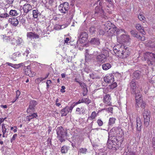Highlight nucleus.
I'll use <instances>...</instances> for the list:
<instances>
[{"label": "nucleus", "instance_id": "obj_40", "mask_svg": "<svg viewBox=\"0 0 155 155\" xmlns=\"http://www.w3.org/2000/svg\"><path fill=\"white\" fill-rule=\"evenodd\" d=\"M123 46H122L120 47V49L118 48V49L116 48V47L115 46L113 47V51H114V53L115 54H119V53H120V52H121V49L122 48H123Z\"/></svg>", "mask_w": 155, "mask_h": 155}, {"label": "nucleus", "instance_id": "obj_20", "mask_svg": "<svg viewBox=\"0 0 155 155\" xmlns=\"http://www.w3.org/2000/svg\"><path fill=\"white\" fill-rule=\"evenodd\" d=\"M112 26V23L110 21H109L106 23L103 27L105 31L107 32H109V31L110 30V29Z\"/></svg>", "mask_w": 155, "mask_h": 155}, {"label": "nucleus", "instance_id": "obj_35", "mask_svg": "<svg viewBox=\"0 0 155 155\" xmlns=\"http://www.w3.org/2000/svg\"><path fill=\"white\" fill-rule=\"evenodd\" d=\"M99 152L97 153L98 155H107L106 152H105L104 147L102 146L101 149H99Z\"/></svg>", "mask_w": 155, "mask_h": 155}, {"label": "nucleus", "instance_id": "obj_29", "mask_svg": "<svg viewBox=\"0 0 155 155\" xmlns=\"http://www.w3.org/2000/svg\"><path fill=\"white\" fill-rule=\"evenodd\" d=\"M113 108L112 107H109L107 108H104L102 109H99L97 112V114L102 111L103 110H105L107 111L108 113H110L111 114H113Z\"/></svg>", "mask_w": 155, "mask_h": 155}, {"label": "nucleus", "instance_id": "obj_14", "mask_svg": "<svg viewBox=\"0 0 155 155\" xmlns=\"http://www.w3.org/2000/svg\"><path fill=\"white\" fill-rule=\"evenodd\" d=\"M27 36L28 38L30 39L31 40L34 39H37L39 38V36L37 34L32 32H27Z\"/></svg>", "mask_w": 155, "mask_h": 155}, {"label": "nucleus", "instance_id": "obj_18", "mask_svg": "<svg viewBox=\"0 0 155 155\" xmlns=\"http://www.w3.org/2000/svg\"><path fill=\"white\" fill-rule=\"evenodd\" d=\"M23 9L25 13H27L32 9V7L31 5L26 3L23 5Z\"/></svg>", "mask_w": 155, "mask_h": 155}, {"label": "nucleus", "instance_id": "obj_62", "mask_svg": "<svg viewBox=\"0 0 155 155\" xmlns=\"http://www.w3.org/2000/svg\"><path fill=\"white\" fill-rule=\"evenodd\" d=\"M88 92V90L87 88L84 89L83 92L82 93L83 95L84 96H86L87 95Z\"/></svg>", "mask_w": 155, "mask_h": 155}, {"label": "nucleus", "instance_id": "obj_58", "mask_svg": "<svg viewBox=\"0 0 155 155\" xmlns=\"http://www.w3.org/2000/svg\"><path fill=\"white\" fill-rule=\"evenodd\" d=\"M104 31L102 29H100L99 30V35H104L105 33V31Z\"/></svg>", "mask_w": 155, "mask_h": 155}, {"label": "nucleus", "instance_id": "obj_27", "mask_svg": "<svg viewBox=\"0 0 155 155\" xmlns=\"http://www.w3.org/2000/svg\"><path fill=\"white\" fill-rule=\"evenodd\" d=\"M32 15L34 18H37L39 16L41 15V14L37 9H35L32 11Z\"/></svg>", "mask_w": 155, "mask_h": 155}, {"label": "nucleus", "instance_id": "obj_52", "mask_svg": "<svg viewBox=\"0 0 155 155\" xmlns=\"http://www.w3.org/2000/svg\"><path fill=\"white\" fill-rule=\"evenodd\" d=\"M89 31L91 34H93L96 31V28L94 27H91L90 28Z\"/></svg>", "mask_w": 155, "mask_h": 155}, {"label": "nucleus", "instance_id": "obj_49", "mask_svg": "<svg viewBox=\"0 0 155 155\" xmlns=\"http://www.w3.org/2000/svg\"><path fill=\"white\" fill-rule=\"evenodd\" d=\"M110 89H113L117 86V83L115 82L109 85Z\"/></svg>", "mask_w": 155, "mask_h": 155}, {"label": "nucleus", "instance_id": "obj_3", "mask_svg": "<svg viewBox=\"0 0 155 155\" xmlns=\"http://www.w3.org/2000/svg\"><path fill=\"white\" fill-rule=\"evenodd\" d=\"M56 130L58 140L61 143L65 141V137H66L67 134V129L61 126L58 127Z\"/></svg>", "mask_w": 155, "mask_h": 155}, {"label": "nucleus", "instance_id": "obj_12", "mask_svg": "<svg viewBox=\"0 0 155 155\" xmlns=\"http://www.w3.org/2000/svg\"><path fill=\"white\" fill-rule=\"evenodd\" d=\"M24 71L25 74L30 77H34L36 75V73L35 72L31 71L29 66L25 67Z\"/></svg>", "mask_w": 155, "mask_h": 155}, {"label": "nucleus", "instance_id": "obj_44", "mask_svg": "<svg viewBox=\"0 0 155 155\" xmlns=\"http://www.w3.org/2000/svg\"><path fill=\"white\" fill-rule=\"evenodd\" d=\"M113 26L110 29V32L111 33V34L113 35L114 33L117 30V27L115 26L114 25H113Z\"/></svg>", "mask_w": 155, "mask_h": 155}, {"label": "nucleus", "instance_id": "obj_30", "mask_svg": "<svg viewBox=\"0 0 155 155\" xmlns=\"http://www.w3.org/2000/svg\"><path fill=\"white\" fill-rule=\"evenodd\" d=\"M144 122L143 124L144 126L146 127H147L149 125L150 121V118L143 117Z\"/></svg>", "mask_w": 155, "mask_h": 155}, {"label": "nucleus", "instance_id": "obj_8", "mask_svg": "<svg viewBox=\"0 0 155 155\" xmlns=\"http://www.w3.org/2000/svg\"><path fill=\"white\" fill-rule=\"evenodd\" d=\"M117 40L119 43L123 44L129 42L130 38L129 35L122 34L120 36L117 37Z\"/></svg>", "mask_w": 155, "mask_h": 155}, {"label": "nucleus", "instance_id": "obj_28", "mask_svg": "<svg viewBox=\"0 0 155 155\" xmlns=\"http://www.w3.org/2000/svg\"><path fill=\"white\" fill-rule=\"evenodd\" d=\"M21 54L18 52L14 53L11 56L10 58L14 61L17 60V58Z\"/></svg>", "mask_w": 155, "mask_h": 155}, {"label": "nucleus", "instance_id": "obj_45", "mask_svg": "<svg viewBox=\"0 0 155 155\" xmlns=\"http://www.w3.org/2000/svg\"><path fill=\"white\" fill-rule=\"evenodd\" d=\"M83 103L89 104L91 102V100L88 99V98H82Z\"/></svg>", "mask_w": 155, "mask_h": 155}, {"label": "nucleus", "instance_id": "obj_22", "mask_svg": "<svg viewBox=\"0 0 155 155\" xmlns=\"http://www.w3.org/2000/svg\"><path fill=\"white\" fill-rule=\"evenodd\" d=\"M136 130L137 131H141L142 128V123L140 119L139 118H137L136 120Z\"/></svg>", "mask_w": 155, "mask_h": 155}, {"label": "nucleus", "instance_id": "obj_6", "mask_svg": "<svg viewBox=\"0 0 155 155\" xmlns=\"http://www.w3.org/2000/svg\"><path fill=\"white\" fill-rule=\"evenodd\" d=\"M123 49H121V52L119 53L118 56L122 58H125L128 57L130 54V52L129 51V48L126 46L123 45Z\"/></svg>", "mask_w": 155, "mask_h": 155}, {"label": "nucleus", "instance_id": "obj_33", "mask_svg": "<svg viewBox=\"0 0 155 155\" xmlns=\"http://www.w3.org/2000/svg\"><path fill=\"white\" fill-rule=\"evenodd\" d=\"M68 150V147L64 145L61 147V151L62 153H67Z\"/></svg>", "mask_w": 155, "mask_h": 155}, {"label": "nucleus", "instance_id": "obj_42", "mask_svg": "<svg viewBox=\"0 0 155 155\" xmlns=\"http://www.w3.org/2000/svg\"><path fill=\"white\" fill-rule=\"evenodd\" d=\"M76 111L78 112V114H83L84 112V108L82 107H81V108L79 107L77 108Z\"/></svg>", "mask_w": 155, "mask_h": 155}, {"label": "nucleus", "instance_id": "obj_46", "mask_svg": "<svg viewBox=\"0 0 155 155\" xmlns=\"http://www.w3.org/2000/svg\"><path fill=\"white\" fill-rule=\"evenodd\" d=\"M151 147L153 148L154 152H155V137H153L152 138Z\"/></svg>", "mask_w": 155, "mask_h": 155}, {"label": "nucleus", "instance_id": "obj_31", "mask_svg": "<svg viewBox=\"0 0 155 155\" xmlns=\"http://www.w3.org/2000/svg\"><path fill=\"white\" fill-rule=\"evenodd\" d=\"M143 117H149L150 118L151 116V113L150 111L148 110H145L143 111Z\"/></svg>", "mask_w": 155, "mask_h": 155}, {"label": "nucleus", "instance_id": "obj_11", "mask_svg": "<svg viewBox=\"0 0 155 155\" xmlns=\"http://www.w3.org/2000/svg\"><path fill=\"white\" fill-rule=\"evenodd\" d=\"M130 87V91L131 94H134V92H136L139 90H136L137 85L136 83L135 79H133L129 84Z\"/></svg>", "mask_w": 155, "mask_h": 155}, {"label": "nucleus", "instance_id": "obj_10", "mask_svg": "<svg viewBox=\"0 0 155 155\" xmlns=\"http://www.w3.org/2000/svg\"><path fill=\"white\" fill-rule=\"evenodd\" d=\"M69 4L67 2H65L61 4L58 7L59 10L63 14L67 13L68 10Z\"/></svg>", "mask_w": 155, "mask_h": 155}, {"label": "nucleus", "instance_id": "obj_41", "mask_svg": "<svg viewBox=\"0 0 155 155\" xmlns=\"http://www.w3.org/2000/svg\"><path fill=\"white\" fill-rule=\"evenodd\" d=\"M132 95H134L135 101H136V98H139V97H138V96H139V94H142L141 93H140V90H137V91H136V92H134V94H131Z\"/></svg>", "mask_w": 155, "mask_h": 155}, {"label": "nucleus", "instance_id": "obj_43", "mask_svg": "<svg viewBox=\"0 0 155 155\" xmlns=\"http://www.w3.org/2000/svg\"><path fill=\"white\" fill-rule=\"evenodd\" d=\"M9 14L13 16H17L18 15L17 11L14 10H11L10 11Z\"/></svg>", "mask_w": 155, "mask_h": 155}, {"label": "nucleus", "instance_id": "obj_48", "mask_svg": "<svg viewBox=\"0 0 155 155\" xmlns=\"http://www.w3.org/2000/svg\"><path fill=\"white\" fill-rule=\"evenodd\" d=\"M21 94L20 91H19L18 90L16 92V99L14 101H13L12 102V103H14L15 102L16 100L18 99L19 96Z\"/></svg>", "mask_w": 155, "mask_h": 155}, {"label": "nucleus", "instance_id": "obj_63", "mask_svg": "<svg viewBox=\"0 0 155 155\" xmlns=\"http://www.w3.org/2000/svg\"><path fill=\"white\" fill-rule=\"evenodd\" d=\"M17 134H15L13 135L12 138L11 140V142L12 143V142L15 140V139L16 137H17Z\"/></svg>", "mask_w": 155, "mask_h": 155}, {"label": "nucleus", "instance_id": "obj_54", "mask_svg": "<svg viewBox=\"0 0 155 155\" xmlns=\"http://www.w3.org/2000/svg\"><path fill=\"white\" fill-rule=\"evenodd\" d=\"M96 116V113L95 111H93L92 113L91 114L90 117L92 119H94Z\"/></svg>", "mask_w": 155, "mask_h": 155}, {"label": "nucleus", "instance_id": "obj_24", "mask_svg": "<svg viewBox=\"0 0 155 155\" xmlns=\"http://www.w3.org/2000/svg\"><path fill=\"white\" fill-rule=\"evenodd\" d=\"M38 116L37 113H34L29 116H27L26 118V121L29 122L31 120L35 118H37Z\"/></svg>", "mask_w": 155, "mask_h": 155}, {"label": "nucleus", "instance_id": "obj_53", "mask_svg": "<svg viewBox=\"0 0 155 155\" xmlns=\"http://www.w3.org/2000/svg\"><path fill=\"white\" fill-rule=\"evenodd\" d=\"M2 132H6L7 128L5 126V124H2Z\"/></svg>", "mask_w": 155, "mask_h": 155}, {"label": "nucleus", "instance_id": "obj_39", "mask_svg": "<svg viewBox=\"0 0 155 155\" xmlns=\"http://www.w3.org/2000/svg\"><path fill=\"white\" fill-rule=\"evenodd\" d=\"M139 104V107H141L143 109L145 110V108L146 105V102L143 101Z\"/></svg>", "mask_w": 155, "mask_h": 155}, {"label": "nucleus", "instance_id": "obj_16", "mask_svg": "<svg viewBox=\"0 0 155 155\" xmlns=\"http://www.w3.org/2000/svg\"><path fill=\"white\" fill-rule=\"evenodd\" d=\"M23 42L22 39L19 37H17L16 39L14 38L11 40V43L12 45L16 44L17 45H20Z\"/></svg>", "mask_w": 155, "mask_h": 155}, {"label": "nucleus", "instance_id": "obj_61", "mask_svg": "<svg viewBox=\"0 0 155 155\" xmlns=\"http://www.w3.org/2000/svg\"><path fill=\"white\" fill-rule=\"evenodd\" d=\"M1 37L2 39L3 38V41H4L5 40H8V39L9 40V39H10V37L6 36L5 35L4 36L3 35H1Z\"/></svg>", "mask_w": 155, "mask_h": 155}, {"label": "nucleus", "instance_id": "obj_51", "mask_svg": "<svg viewBox=\"0 0 155 155\" xmlns=\"http://www.w3.org/2000/svg\"><path fill=\"white\" fill-rule=\"evenodd\" d=\"M116 32L117 34V37L119 36V34H120L121 32H125V31L123 29H118L117 30Z\"/></svg>", "mask_w": 155, "mask_h": 155}, {"label": "nucleus", "instance_id": "obj_15", "mask_svg": "<svg viewBox=\"0 0 155 155\" xmlns=\"http://www.w3.org/2000/svg\"><path fill=\"white\" fill-rule=\"evenodd\" d=\"M80 39L81 43H85L87 39V33L84 31L81 32L80 35Z\"/></svg>", "mask_w": 155, "mask_h": 155}, {"label": "nucleus", "instance_id": "obj_2", "mask_svg": "<svg viewBox=\"0 0 155 155\" xmlns=\"http://www.w3.org/2000/svg\"><path fill=\"white\" fill-rule=\"evenodd\" d=\"M109 138L111 137L123 138L124 136V132L119 127H115L112 128L108 133Z\"/></svg>", "mask_w": 155, "mask_h": 155}, {"label": "nucleus", "instance_id": "obj_1", "mask_svg": "<svg viewBox=\"0 0 155 155\" xmlns=\"http://www.w3.org/2000/svg\"><path fill=\"white\" fill-rule=\"evenodd\" d=\"M123 138L117 137H111L109 139L108 137L107 144V147L110 149L117 150L121 147L123 141Z\"/></svg>", "mask_w": 155, "mask_h": 155}, {"label": "nucleus", "instance_id": "obj_26", "mask_svg": "<svg viewBox=\"0 0 155 155\" xmlns=\"http://www.w3.org/2000/svg\"><path fill=\"white\" fill-rule=\"evenodd\" d=\"M69 112L68 109L67 107L64 108L63 109L61 110V116H66L67 114Z\"/></svg>", "mask_w": 155, "mask_h": 155}, {"label": "nucleus", "instance_id": "obj_13", "mask_svg": "<svg viewBox=\"0 0 155 155\" xmlns=\"http://www.w3.org/2000/svg\"><path fill=\"white\" fill-rule=\"evenodd\" d=\"M130 32L132 35L140 41H143L145 40V37L144 36H140V33L137 32L136 30H132Z\"/></svg>", "mask_w": 155, "mask_h": 155}, {"label": "nucleus", "instance_id": "obj_17", "mask_svg": "<svg viewBox=\"0 0 155 155\" xmlns=\"http://www.w3.org/2000/svg\"><path fill=\"white\" fill-rule=\"evenodd\" d=\"M8 22L14 26H16L18 24L19 22L18 20L16 18H10L8 19Z\"/></svg>", "mask_w": 155, "mask_h": 155}, {"label": "nucleus", "instance_id": "obj_5", "mask_svg": "<svg viewBox=\"0 0 155 155\" xmlns=\"http://www.w3.org/2000/svg\"><path fill=\"white\" fill-rule=\"evenodd\" d=\"M98 2L99 5H97V15H100L102 18L106 19L107 17L105 15V12L102 8L104 6V0H97V3Z\"/></svg>", "mask_w": 155, "mask_h": 155}, {"label": "nucleus", "instance_id": "obj_23", "mask_svg": "<svg viewBox=\"0 0 155 155\" xmlns=\"http://www.w3.org/2000/svg\"><path fill=\"white\" fill-rule=\"evenodd\" d=\"M133 75V77L134 79H139L141 76V71L137 70L134 72Z\"/></svg>", "mask_w": 155, "mask_h": 155}, {"label": "nucleus", "instance_id": "obj_47", "mask_svg": "<svg viewBox=\"0 0 155 155\" xmlns=\"http://www.w3.org/2000/svg\"><path fill=\"white\" fill-rule=\"evenodd\" d=\"M138 18L141 21H143V22L145 20V18L142 14L138 16Z\"/></svg>", "mask_w": 155, "mask_h": 155}, {"label": "nucleus", "instance_id": "obj_37", "mask_svg": "<svg viewBox=\"0 0 155 155\" xmlns=\"http://www.w3.org/2000/svg\"><path fill=\"white\" fill-rule=\"evenodd\" d=\"M87 151V149L85 148H81L78 150V154H85L86 153Z\"/></svg>", "mask_w": 155, "mask_h": 155}, {"label": "nucleus", "instance_id": "obj_21", "mask_svg": "<svg viewBox=\"0 0 155 155\" xmlns=\"http://www.w3.org/2000/svg\"><path fill=\"white\" fill-rule=\"evenodd\" d=\"M136 28L139 32L141 33L142 35H145L146 34V32L144 30L143 27L140 24H137L136 25Z\"/></svg>", "mask_w": 155, "mask_h": 155}, {"label": "nucleus", "instance_id": "obj_4", "mask_svg": "<svg viewBox=\"0 0 155 155\" xmlns=\"http://www.w3.org/2000/svg\"><path fill=\"white\" fill-rule=\"evenodd\" d=\"M146 60L149 65L154 66L155 65V54L149 52L145 53Z\"/></svg>", "mask_w": 155, "mask_h": 155}, {"label": "nucleus", "instance_id": "obj_34", "mask_svg": "<svg viewBox=\"0 0 155 155\" xmlns=\"http://www.w3.org/2000/svg\"><path fill=\"white\" fill-rule=\"evenodd\" d=\"M109 83H113L114 81V76L112 74H107Z\"/></svg>", "mask_w": 155, "mask_h": 155}, {"label": "nucleus", "instance_id": "obj_36", "mask_svg": "<svg viewBox=\"0 0 155 155\" xmlns=\"http://www.w3.org/2000/svg\"><path fill=\"white\" fill-rule=\"evenodd\" d=\"M104 43L101 44L100 41L99 40L97 39V48L100 50L101 52L103 51V50H105L104 49Z\"/></svg>", "mask_w": 155, "mask_h": 155}, {"label": "nucleus", "instance_id": "obj_38", "mask_svg": "<svg viewBox=\"0 0 155 155\" xmlns=\"http://www.w3.org/2000/svg\"><path fill=\"white\" fill-rule=\"evenodd\" d=\"M116 119L114 117L110 118L109 120V122L108 123V125L111 126L112 125L115 123V120Z\"/></svg>", "mask_w": 155, "mask_h": 155}, {"label": "nucleus", "instance_id": "obj_64", "mask_svg": "<svg viewBox=\"0 0 155 155\" xmlns=\"http://www.w3.org/2000/svg\"><path fill=\"white\" fill-rule=\"evenodd\" d=\"M97 124L100 126H102L103 124V121L100 119L97 120Z\"/></svg>", "mask_w": 155, "mask_h": 155}, {"label": "nucleus", "instance_id": "obj_57", "mask_svg": "<svg viewBox=\"0 0 155 155\" xmlns=\"http://www.w3.org/2000/svg\"><path fill=\"white\" fill-rule=\"evenodd\" d=\"M68 109L69 111V112H70L71 113V112L73 108L74 107V106H73V105H72L70 107L69 106H67Z\"/></svg>", "mask_w": 155, "mask_h": 155}, {"label": "nucleus", "instance_id": "obj_59", "mask_svg": "<svg viewBox=\"0 0 155 155\" xmlns=\"http://www.w3.org/2000/svg\"><path fill=\"white\" fill-rule=\"evenodd\" d=\"M97 90H100V91H102L105 94H106L107 93V91H106V88L105 90L104 89V88H98Z\"/></svg>", "mask_w": 155, "mask_h": 155}, {"label": "nucleus", "instance_id": "obj_7", "mask_svg": "<svg viewBox=\"0 0 155 155\" xmlns=\"http://www.w3.org/2000/svg\"><path fill=\"white\" fill-rule=\"evenodd\" d=\"M109 56V52L107 50H103L101 53L97 55V60L102 63L106 61L107 57Z\"/></svg>", "mask_w": 155, "mask_h": 155}, {"label": "nucleus", "instance_id": "obj_60", "mask_svg": "<svg viewBox=\"0 0 155 155\" xmlns=\"http://www.w3.org/2000/svg\"><path fill=\"white\" fill-rule=\"evenodd\" d=\"M141 131H137L136 133L137 137L140 139L141 137Z\"/></svg>", "mask_w": 155, "mask_h": 155}, {"label": "nucleus", "instance_id": "obj_56", "mask_svg": "<svg viewBox=\"0 0 155 155\" xmlns=\"http://www.w3.org/2000/svg\"><path fill=\"white\" fill-rule=\"evenodd\" d=\"M6 64L9 66L12 67V68H16V64H14L9 62H7L6 63Z\"/></svg>", "mask_w": 155, "mask_h": 155}, {"label": "nucleus", "instance_id": "obj_55", "mask_svg": "<svg viewBox=\"0 0 155 155\" xmlns=\"http://www.w3.org/2000/svg\"><path fill=\"white\" fill-rule=\"evenodd\" d=\"M54 28L56 30H59L61 29V26L58 25L56 24L55 25Z\"/></svg>", "mask_w": 155, "mask_h": 155}, {"label": "nucleus", "instance_id": "obj_9", "mask_svg": "<svg viewBox=\"0 0 155 155\" xmlns=\"http://www.w3.org/2000/svg\"><path fill=\"white\" fill-rule=\"evenodd\" d=\"M38 104V102L36 101L31 100L29 103L28 108L27 109L26 111L28 113H30L34 112L35 110V106Z\"/></svg>", "mask_w": 155, "mask_h": 155}, {"label": "nucleus", "instance_id": "obj_19", "mask_svg": "<svg viewBox=\"0 0 155 155\" xmlns=\"http://www.w3.org/2000/svg\"><path fill=\"white\" fill-rule=\"evenodd\" d=\"M111 98L110 95L107 94L104 96L103 99L104 102L109 106L111 105Z\"/></svg>", "mask_w": 155, "mask_h": 155}, {"label": "nucleus", "instance_id": "obj_32", "mask_svg": "<svg viewBox=\"0 0 155 155\" xmlns=\"http://www.w3.org/2000/svg\"><path fill=\"white\" fill-rule=\"evenodd\" d=\"M111 67V64L109 63H105L102 65V68L104 70H107Z\"/></svg>", "mask_w": 155, "mask_h": 155}, {"label": "nucleus", "instance_id": "obj_50", "mask_svg": "<svg viewBox=\"0 0 155 155\" xmlns=\"http://www.w3.org/2000/svg\"><path fill=\"white\" fill-rule=\"evenodd\" d=\"M9 15L7 13L1 14L0 15V18H4L8 17Z\"/></svg>", "mask_w": 155, "mask_h": 155}, {"label": "nucleus", "instance_id": "obj_25", "mask_svg": "<svg viewBox=\"0 0 155 155\" xmlns=\"http://www.w3.org/2000/svg\"><path fill=\"white\" fill-rule=\"evenodd\" d=\"M139 96H138V97H139V98L137 99L136 98V103L135 104V106L136 108H139V103L140 102H141L143 101V96L142 94H139Z\"/></svg>", "mask_w": 155, "mask_h": 155}]
</instances>
